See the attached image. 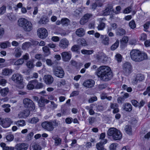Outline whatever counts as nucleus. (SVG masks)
Returning a JSON list of instances; mask_svg holds the SVG:
<instances>
[{"mask_svg": "<svg viewBox=\"0 0 150 150\" xmlns=\"http://www.w3.org/2000/svg\"><path fill=\"white\" fill-rule=\"evenodd\" d=\"M96 73L100 80L103 81L110 80L112 76L110 68L107 66H100L97 69Z\"/></svg>", "mask_w": 150, "mask_h": 150, "instance_id": "nucleus-1", "label": "nucleus"}, {"mask_svg": "<svg viewBox=\"0 0 150 150\" xmlns=\"http://www.w3.org/2000/svg\"><path fill=\"white\" fill-rule=\"evenodd\" d=\"M130 56L132 59L136 62H141L147 58L146 53L137 50H132L130 52Z\"/></svg>", "mask_w": 150, "mask_h": 150, "instance_id": "nucleus-2", "label": "nucleus"}, {"mask_svg": "<svg viewBox=\"0 0 150 150\" xmlns=\"http://www.w3.org/2000/svg\"><path fill=\"white\" fill-rule=\"evenodd\" d=\"M59 122L54 120L52 121H45L42 122L41 125L45 129L48 131H52L54 128L59 125Z\"/></svg>", "mask_w": 150, "mask_h": 150, "instance_id": "nucleus-3", "label": "nucleus"}, {"mask_svg": "<svg viewBox=\"0 0 150 150\" xmlns=\"http://www.w3.org/2000/svg\"><path fill=\"white\" fill-rule=\"evenodd\" d=\"M108 135L111 137L115 141L120 140L122 137V134L120 131L114 127L110 128L109 129Z\"/></svg>", "mask_w": 150, "mask_h": 150, "instance_id": "nucleus-4", "label": "nucleus"}, {"mask_svg": "<svg viewBox=\"0 0 150 150\" xmlns=\"http://www.w3.org/2000/svg\"><path fill=\"white\" fill-rule=\"evenodd\" d=\"M23 103L25 108H28L30 111H34L35 105L32 100L28 98H25L23 100Z\"/></svg>", "mask_w": 150, "mask_h": 150, "instance_id": "nucleus-5", "label": "nucleus"}, {"mask_svg": "<svg viewBox=\"0 0 150 150\" xmlns=\"http://www.w3.org/2000/svg\"><path fill=\"white\" fill-rule=\"evenodd\" d=\"M53 74L56 76L62 78L64 76V72L63 68L60 67H54L53 69Z\"/></svg>", "mask_w": 150, "mask_h": 150, "instance_id": "nucleus-6", "label": "nucleus"}, {"mask_svg": "<svg viewBox=\"0 0 150 150\" xmlns=\"http://www.w3.org/2000/svg\"><path fill=\"white\" fill-rule=\"evenodd\" d=\"M12 123V121L9 118L0 117V125L4 128L9 127Z\"/></svg>", "mask_w": 150, "mask_h": 150, "instance_id": "nucleus-7", "label": "nucleus"}, {"mask_svg": "<svg viewBox=\"0 0 150 150\" xmlns=\"http://www.w3.org/2000/svg\"><path fill=\"white\" fill-rule=\"evenodd\" d=\"M123 71L126 75H129L132 72V67L131 64L128 62L124 63L122 65Z\"/></svg>", "mask_w": 150, "mask_h": 150, "instance_id": "nucleus-8", "label": "nucleus"}, {"mask_svg": "<svg viewBox=\"0 0 150 150\" xmlns=\"http://www.w3.org/2000/svg\"><path fill=\"white\" fill-rule=\"evenodd\" d=\"M11 79L15 83L17 84H21L23 82V77L22 76L19 74H15L11 77Z\"/></svg>", "mask_w": 150, "mask_h": 150, "instance_id": "nucleus-9", "label": "nucleus"}, {"mask_svg": "<svg viewBox=\"0 0 150 150\" xmlns=\"http://www.w3.org/2000/svg\"><path fill=\"white\" fill-rule=\"evenodd\" d=\"M37 33L39 37L42 39L45 38L48 35L47 30L44 28H39L38 30Z\"/></svg>", "mask_w": 150, "mask_h": 150, "instance_id": "nucleus-10", "label": "nucleus"}, {"mask_svg": "<svg viewBox=\"0 0 150 150\" xmlns=\"http://www.w3.org/2000/svg\"><path fill=\"white\" fill-rule=\"evenodd\" d=\"M144 79V76L143 74H137L134 79H132V83L133 85H136L139 82L142 81Z\"/></svg>", "mask_w": 150, "mask_h": 150, "instance_id": "nucleus-11", "label": "nucleus"}, {"mask_svg": "<svg viewBox=\"0 0 150 150\" xmlns=\"http://www.w3.org/2000/svg\"><path fill=\"white\" fill-rule=\"evenodd\" d=\"M28 147V144L25 143H19L15 145L16 150H27Z\"/></svg>", "mask_w": 150, "mask_h": 150, "instance_id": "nucleus-12", "label": "nucleus"}, {"mask_svg": "<svg viewBox=\"0 0 150 150\" xmlns=\"http://www.w3.org/2000/svg\"><path fill=\"white\" fill-rule=\"evenodd\" d=\"M69 45V41L66 38L61 40L59 44V46L61 49H64L67 48Z\"/></svg>", "mask_w": 150, "mask_h": 150, "instance_id": "nucleus-13", "label": "nucleus"}, {"mask_svg": "<svg viewBox=\"0 0 150 150\" xmlns=\"http://www.w3.org/2000/svg\"><path fill=\"white\" fill-rule=\"evenodd\" d=\"M62 60L65 62L69 61L71 58V54L69 52H63L61 53Z\"/></svg>", "mask_w": 150, "mask_h": 150, "instance_id": "nucleus-14", "label": "nucleus"}, {"mask_svg": "<svg viewBox=\"0 0 150 150\" xmlns=\"http://www.w3.org/2000/svg\"><path fill=\"white\" fill-rule=\"evenodd\" d=\"M45 83L47 85H51L54 81V78L50 75H45L44 78Z\"/></svg>", "mask_w": 150, "mask_h": 150, "instance_id": "nucleus-15", "label": "nucleus"}, {"mask_svg": "<svg viewBox=\"0 0 150 150\" xmlns=\"http://www.w3.org/2000/svg\"><path fill=\"white\" fill-rule=\"evenodd\" d=\"M95 84L94 81L92 79L87 80L84 82L83 85L85 87L90 88L93 86Z\"/></svg>", "mask_w": 150, "mask_h": 150, "instance_id": "nucleus-16", "label": "nucleus"}, {"mask_svg": "<svg viewBox=\"0 0 150 150\" xmlns=\"http://www.w3.org/2000/svg\"><path fill=\"white\" fill-rule=\"evenodd\" d=\"M106 20L105 18H100L98 19L99 24L97 27L98 29L99 30H102L105 27V24L103 22Z\"/></svg>", "mask_w": 150, "mask_h": 150, "instance_id": "nucleus-17", "label": "nucleus"}, {"mask_svg": "<svg viewBox=\"0 0 150 150\" xmlns=\"http://www.w3.org/2000/svg\"><path fill=\"white\" fill-rule=\"evenodd\" d=\"M122 109L125 111L130 112L132 110V107L130 103H126L123 104Z\"/></svg>", "mask_w": 150, "mask_h": 150, "instance_id": "nucleus-18", "label": "nucleus"}, {"mask_svg": "<svg viewBox=\"0 0 150 150\" xmlns=\"http://www.w3.org/2000/svg\"><path fill=\"white\" fill-rule=\"evenodd\" d=\"M22 52L20 48L16 47L15 48L14 52L12 53V54L15 57L19 58L21 56Z\"/></svg>", "mask_w": 150, "mask_h": 150, "instance_id": "nucleus-19", "label": "nucleus"}, {"mask_svg": "<svg viewBox=\"0 0 150 150\" xmlns=\"http://www.w3.org/2000/svg\"><path fill=\"white\" fill-rule=\"evenodd\" d=\"M107 140L105 139L98 143L96 145V148L98 150H105L103 148V145L107 143Z\"/></svg>", "mask_w": 150, "mask_h": 150, "instance_id": "nucleus-20", "label": "nucleus"}, {"mask_svg": "<svg viewBox=\"0 0 150 150\" xmlns=\"http://www.w3.org/2000/svg\"><path fill=\"white\" fill-rule=\"evenodd\" d=\"M27 19L21 18L19 19L18 21V24L19 26L23 28L24 26L26 25V24L29 22Z\"/></svg>", "mask_w": 150, "mask_h": 150, "instance_id": "nucleus-21", "label": "nucleus"}, {"mask_svg": "<svg viewBox=\"0 0 150 150\" xmlns=\"http://www.w3.org/2000/svg\"><path fill=\"white\" fill-rule=\"evenodd\" d=\"M100 38L102 39V43L104 45H108L109 44L110 39L106 35H101Z\"/></svg>", "mask_w": 150, "mask_h": 150, "instance_id": "nucleus-22", "label": "nucleus"}, {"mask_svg": "<svg viewBox=\"0 0 150 150\" xmlns=\"http://www.w3.org/2000/svg\"><path fill=\"white\" fill-rule=\"evenodd\" d=\"M36 82V80H33L30 81L27 86L29 90L35 88Z\"/></svg>", "mask_w": 150, "mask_h": 150, "instance_id": "nucleus-23", "label": "nucleus"}, {"mask_svg": "<svg viewBox=\"0 0 150 150\" xmlns=\"http://www.w3.org/2000/svg\"><path fill=\"white\" fill-rule=\"evenodd\" d=\"M50 101L43 98H41L38 101V103L39 106L40 107H42L45 105V103H48Z\"/></svg>", "mask_w": 150, "mask_h": 150, "instance_id": "nucleus-24", "label": "nucleus"}, {"mask_svg": "<svg viewBox=\"0 0 150 150\" xmlns=\"http://www.w3.org/2000/svg\"><path fill=\"white\" fill-rule=\"evenodd\" d=\"M32 24L31 22L29 21L26 25L24 26L23 29L25 32H30L32 29Z\"/></svg>", "mask_w": 150, "mask_h": 150, "instance_id": "nucleus-25", "label": "nucleus"}, {"mask_svg": "<svg viewBox=\"0 0 150 150\" xmlns=\"http://www.w3.org/2000/svg\"><path fill=\"white\" fill-rule=\"evenodd\" d=\"M13 72V70L11 69L6 68L2 70V74L4 76H9Z\"/></svg>", "mask_w": 150, "mask_h": 150, "instance_id": "nucleus-26", "label": "nucleus"}, {"mask_svg": "<svg viewBox=\"0 0 150 150\" xmlns=\"http://www.w3.org/2000/svg\"><path fill=\"white\" fill-rule=\"evenodd\" d=\"M113 10L112 7L111 6H108L103 11V16L108 15L111 13L112 11Z\"/></svg>", "mask_w": 150, "mask_h": 150, "instance_id": "nucleus-27", "label": "nucleus"}, {"mask_svg": "<svg viewBox=\"0 0 150 150\" xmlns=\"http://www.w3.org/2000/svg\"><path fill=\"white\" fill-rule=\"evenodd\" d=\"M14 124L17 125L18 127H23L26 125L25 121L23 120H20L14 122Z\"/></svg>", "mask_w": 150, "mask_h": 150, "instance_id": "nucleus-28", "label": "nucleus"}, {"mask_svg": "<svg viewBox=\"0 0 150 150\" xmlns=\"http://www.w3.org/2000/svg\"><path fill=\"white\" fill-rule=\"evenodd\" d=\"M76 33L77 36L81 37L84 35L85 30L83 28H80L77 30L76 31Z\"/></svg>", "mask_w": 150, "mask_h": 150, "instance_id": "nucleus-29", "label": "nucleus"}, {"mask_svg": "<svg viewBox=\"0 0 150 150\" xmlns=\"http://www.w3.org/2000/svg\"><path fill=\"white\" fill-rule=\"evenodd\" d=\"M126 34L125 30L122 28H118L116 31V34L119 36H121Z\"/></svg>", "mask_w": 150, "mask_h": 150, "instance_id": "nucleus-30", "label": "nucleus"}, {"mask_svg": "<svg viewBox=\"0 0 150 150\" xmlns=\"http://www.w3.org/2000/svg\"><path fill=\"white\" fill-rule=\"evenodd\" d=\"M42 50L45 56H47L50 54V50L48 46H44L42 47Z\"/></svg>", "mask_w": 150, "mask_h": 150, "instance_id": "nucleus-31", "label": "nucleus"}, {"mask_svg": "<svg viewBox=\"0 0 150 150\" xmlns=\"http://www.w3.org/2000/svg\"><path fill=\"white\" fill-rule=\"evenodd\" d=\"M9 91V89L7 88L1 89L0 90V93L2 96H5L8 94Z\"/></svg>", "mask_w": 150, "mask_h": 150, "instance_id": "nucleus-32", "label": "nucleus"}, {"mask_svg": "<svg viewBox=\"0 0 150 150\" xmlns=\"http://www.w3.org/2000/svg\"><path fill=\"white\" fill-rule=\"evenodd\" d=\"M52 139L55 141V145L56 146H58L61 144L62 139L58 136L53 137Z\"/></svg>", "mask_w": 150, "mask_h": 150, "instance_id": "nucleus-33", "label": "nucleus"}, {"mask_svg": "<svg viewBox=\"0 0 150 150\" xmlns=\"http://www.w3.org/2000/svg\"><path fill=\"white\" fill-rule=\"evenodd\" d=\"M96 58L98 60H105L104 59L106 58V56L103 53H101L100 54H97L96 56Z\"/></svg>", "mask_w": 150, "mask_h": 150, "instance_id": "nucleus-34", "label": "nucleus"}, {"mask_svg": "<svg viewBox=\"0 0 150 150\" xmlns=\"http://www.w3.org/2000/svg\"><path fill=\"white\" fill-rule=\"evenodd\" d=\"M70 23V21L69 19L67 18L62 19L61 20V24L62 25L66 26L68 25Z\"/></svg>", "mask_w": 150, "mask_h": 150, "instance_id": "nucleus-35", "label": "nucleus"}, {"mask_svg": "<svg viewBox=\"0 0 150 150\" xmlns=\"http://www.w3.org/2000/svg\"><path fill=\"white\" fill-rule=\"evenodd\" d=\"M24 62V60L22 58H20L16 61L14 63V65L20 66L22 65Z\"/></svg>", "mask_w": 150, "mask_h": 150, "instance_id": "nucleus-36", "label": "nucleus"}, {"mask_svg": "<svg viewBox=\"0 0 150 150\" xmlns=\"http://www.w3.org/2000/svg\"><path fill=\"white\" fill-rule=\"evenodd\" d=\"M32 148L33 150H41V146L37 144H32L30 148Z\"/></svg>", "mask_w": 150, "mask_h": 150, "instance_id": "nucleus-37", "label": "nucleus"}, {"mask_svg": "<svg viewBox=\"0 0 150 150\" xmlns=\"http://www.w3.org/2000/svg\"><path fill=\"white\" fill-rule=\"evenodd\" d=\"M80 49V46L78 45H74L71 48V50L73 52H78Z\"/></svg>", "mask_w": 150, "mask_h": 150, "instance_id": "nucleus-38", "label": "nucleus"}, {"mask_svg": "<svg viewBox=\"0 0 150 150\" xmlns=\"http://www.w3.org/2000/svg\"><path fill=\"white\" fill-rule=\"evenodd\" d=\"M31 44L30 42H26L22 44V48L23 50H26L30 46Z\"/></svg>", "mask_w": 150, "mask_h": 150, "instance_id": "nucleus-39", "label": "nucleus"}, {"mask_svg": "<svg viewBox=\"0 0 150 150\" xmlns=\"http://www.w3.org/2000/svg\"><path fill=\"white\" fill-rule=\"evenodd\" d=\"M119 45V41L118 40H117L111 46V50H114L118 47Z\"/></svg>", "mask_w": 150, "mask_h": 150, "instance_id": "nucleus-40", "label": "nucleus"}, {"mask_svg": "<svg viewBox=\"0 0 150 150\" xmlns=\"http://www.w3.org/2000/svg\"><path fill=\"white\" fill-rule=\"evenodd\" d=\"M49 21L48 19L45 18H42L40 19L39 21L40 24H46Z\"/></svg>", "mask_w": 150, "mask_h": 150, "instance_id": "nucleus-41", "label": "nucleus"}, {"mask_svg": "<svg viewBox=\"0 0 150 150\" xmlns=\"http://www.w3.org/2000/svg\"><path fill=\"white\" fill-rule=\"evenodd\" d=\"M93 52V50H81V52L83 54L89 55L92 54Z\"/></svg>", "mask_w": 150, "mask_h": 150, "instance_id": "nucleus-42", "label": "nucleus"}, {"mask_svg": "<svg viewBox=\"0 0 150 150\" xmlns=\"http://www.w3.org/2000/svg\"><path fill=\"white\" fill-rule=\"evenodd\" d=\"M126 132L128 134H130L132 133V128L130 126L126 125L125 127Z\"/></svg>", "mask_w": 150, "mask_h": 150, "instance_id": "nucleus-43", "label": "nucleus"}, {"mask_svg": "<svg viewBox=\"0 0 150 150\" xmlns=\"http://www.w3.org/2000/svg\"><path fill=\"white\" fill-rule=\"evenodd\" d=\"M26 65L28 68L30 69L33 68L34 66L33 63L30 61L27 62Z\"/></svg>", "mask_w": 150, "mask_h": 150, "instance_id": "nucleus-44", "label": "nucleus"}, {"mask_svg": "<svg viewBox=\"0 0 150 150\" xmlns=\"http://www.w3.org/2000/svg\"><path fill=\"white\" fill-rule=\"evenodd\" d=\"M129 26L131 28L134 29L136 27V24L134 21L132 20L129 23Z\"/></svg>", "mask_w": 150, "mask_h": 150, "instance_id": "nucleus-45", "label": "nucleus"}, {"mask_svg": "<svg viewBox=\"0 0 150 150\" xmlns=\"http://www.w3.org/2000/svg\"><path fill=\"white\" fill-rule=\"evenodd\" d=\"M6 139L8 141H12L14 139V136L12 134H8L6 136Z\"/></svg>", "mask_w": 150, "mask_h": 150, "instance_id": "nucleus-46", "label": "nucleus"}, {"mask_svg": "<svg viewBox=\"0 0 150 150\" xmlns=\"http://www.w3.org/2000/svg\"><path fill=\"white\" fill-rule=\"evenodd\" d=\"M8 44H10V43L8 41L2 42L0 44V47L1 48H5L7 47Z\"/></svg>", "mask_w": 150, "mask_h": 150, "instance_id": "nucleus-47", "label": "nucleus"}, {"mask_svg": "<svg viewBox=\"0 0 150 150\" xmlns=\"http://www.w3.org/2000/svg\"><path fill=\"white\" fill-rule=\"evenodd\" d=\"M9 19L11 21H14L16 19V16L13 14H9L7 15Z\"/></svg>", "mask_w": 150, "mask_h": 150, "instance_id": "nucleus-48", "label": "nucleus"}, {"mask_svg": "<svg viewBox=\"0 0 150 150\" xmlns=\"http://www.w3.org/2000/svg\"><path fill=\"white\" fill-rule=\"evenodd\" d=\"M115 59L118 62H120L122 61V56L120 54H117L115 55Z\"/></svg>", "mask_w": 150, "mask_h": 150, "instance_id": "nucleus-49", "label": "nucleus"}, {"mask_svg": "<svg viewBox=\"0 0 150 150\" xmlns=\"http://www.w3.org/2000/svg\"><path fill=\"white\" fill-rule=\"evenodd\" d=\"M39 119L37 117H33L30 120V122L31 123L35 124L39 121Z\"/></svg>", "mask_w": 150, "mask_h": 150, "instance_id": "nucleus-50", "label": "nucleus"}, {"mask_svg": "<svg viewBox=\"0 0 150 150\" xmlns=\"http://www.w3.org/2000/svg\"><path fill=\"white\" fill-rule=\"evenodd\" d=\"M36 86L35 88L40 89L42 88L43 87V84L42 83H39L36 80Z\"/></svg>", "mask_w": 150, "mask_h": 150, "instance_id": "nucleus-51", "label": "nucleus"}, {"mask_svg": "<svg viewBox=\"0 0 150 150\" xmlns=\"http://www.w3.org/2000/svg\"><path fill=\"white\" fill-rule=\"evenodd\" d=\"M97 100V98L96 96L91 97L89 98L88 100L89 103H93L95 101H96Z\"/></svg>", "mask_w": 150, "mask_h": 150, "instance_id": "nucleus-52", "label": "nucleus"}, {"mask_svg": "<svg viewBox=\"0 0 150 150\" xmlns=\"http://www.w3.org/2000/svg\"><path fill=\"white\" fill-rule=\"evenodd\" d=\"M128 41V38L127 36L123 37L121 40V42L122 43H126Z\"/></svg>", "mask_w": 150, "mask_h": 150, "instance_id": "nucleus-53", "label": "nucleus"}, {"mask_svg": "<svg viewBox=\"0 0 150 150\" xmlns=\"http://www.w3.org/2000/svg\"><path fill=\"white\" fill-rule=\"evenodd\" d=\"M6 7L3 5L0 8V14H3L5 12L6 10Z\"/></svg>", "mask_w": 150, "mask_h": 150, "instance_id": "nucleus-54", "label": "nucleus"}, {"mask_svg": "<svg viewBox=\"0 0 150 150\" xmlns=\"http://www.w3.org/2000/svg\"><path fill=\"white\" fill-rule=\"evenodd\" d=\"M88 21V20L86 18L82 17L80 21V23L81 25H83Z\"/></svg>", "mask_w": 150, "mask_h": 150, "instance_id": "nucleus-55", "label": "nucleus"}, {"mask_svg": "<svg viewBox=\"0 0 150 150\" xmlns=\"http://www.w3.org/2000/svg\"><path fill=\"white\" fill-rule=\"evenodd\" d=\"M50 102L51 104L50 107L52 109H54L57 107L58 105L55 103L54 101H51Z\"/></svg>", "mask_w": 150, "mask_h": 150, "instance_id": "nucleus-56", "label": "nucleus"}, {"mask_svg": "<svg viewBox=\"0 0 150 150\" xmlns=\"http://www.w3.org/2000/svg\"><path fill=\"white\" fill-rule=\"evenodd\" d=\"M125 100V99L122 96L119 97L117 99V102L119 104H122Z\"/></svg>", "mask_w": 150, "mask_h": 150, "instance_id": "nucleus-57", "label": "nucleus"}, {"mask_svg": "<svg viewBox=\"0 0 150 150\" xmlns=\"http://www.w3.org/2000/svg\"><path fill=\"white\" fill-rule=\"evenodd\" d=\"M59 0H45L46 2L49 4L55 3L57 2Z\"/></svg>", "mask_w": 150, "mask_h": 150, "instance_id": "nucleus-58", "label": "nucleus"}, {"mask_svg": "<svg viewBox=\"0 0 150 150\" xmlns=\"http://www.w3.org/2000/svg\"><path fill=\"white\" fill-rule=\"evenodd\" d=\"M107 87V86L106 84H100L98 86V88L100 90H102L105 89Z\"/></svg>", "mask_w": 150, "mask_h": 150, "instance_id": "nucleus-59", "label": "nucleus"}, {"mask_svg": "<svg viewBox=\"0 0 150 150\" xmlns=\"http://www.w3.org/2000/svg\"><path fill=\"white\" fill-rule=\"evenodd\" d=\"M150 24V22L149 21H148L146 22L145 24H144V30L145 31H146V30H147L149 28Z\"/></svg>", "mask_w": 150, "mask_h": 150, "instance_id": "nucleus-60", "label": "nucleus"}, {"mask_svg": "<svg viewBox=\"0 0 150 150\" xmlns=\"http://www.w3.org/2000/svg\"><path fill=\"white\" fill-rule=\"evenodd\" d=\"M79 42L80 43H79L82 46H85L87 45L85 40L83 39H81L80 40H79Z\"/></svg>", "mask_w": 150, "mask_h": 150, "instance_id": "nucleus-61", "label": "nucleus"}, {"mask_svg": "<svg viewBox=\"0 0 150 150\" xmlns=\"http://www.w3.org/2000/svg\"><path fill=\"white\" fill-rule=\"evenodd\" d=\"M34 135V133L33 132H31L28 134L26 138L27 139L30 140L31 139L32 137H33Z\"/></svg>", "mask_w": 150, "mask_h": 150, "instance_id": "nucleus-62", "label": "nucleus"}, {"mask_svg": "<svg viewBox=\"0 0 150 150\" xmlns=\"http://www.w3.org/2000/svg\"><path fill=\"white\" fill-rule=\"evenodd\" d=\"M132 7H128L125 9L124 10V13H129L132 10Z\"/></svg>", "mask_w": 150, "mask_h": 150, "instance_id": "nucleus-63", "label": "nucleus"}, {"mask_svg": "<svg viewBox=\"0 0 150 150\" xmlns=\"http://www.w3.org/2000/svg\"><path fill=\"white\" fill-rule=\"evenodd\" d=\"M116 147V144L113 143L111 144L110 146V150H115Z\"/></svg>", "mask_w": 150, "mask_h": 150, "instance_id": "nucleus-64", "label": "nucleus"}]
</instances>
